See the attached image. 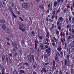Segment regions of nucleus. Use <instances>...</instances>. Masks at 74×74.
<instances>
[{"mask_svg":"<svg viewBox=\"0 0 74 74\" xmlns=\"http://www.w3.org/2000/svg\"><path fill=\"white\" fill-rule=\"evenodd\" d=\"M27 57L29 61L31 63L32 61V59L33 60V62H35V61H34V55H29L27 56Z\"/></svg>","mask_w":74,"mask_h":74,"instance_id":"f257e3e1","label":"nucleus"},{"mask_svg":"<svg viewBox=\"0 0 74 74\" xmlns=\"http://www.w3.org/2000/svg\"><path fill=\"white\" fill-rule=\"evenodd\" d=\"M19 29L21 30L23 32H24L25 31V26L23 24H20L19 25Z\"/></svg>","mask_w":74,"mask_h":74,"instance_id":"f03ea898","label":"nucleus"},{"mask_svg":"<svg viewBox=\"0 0 74 74\" xmlns=\"http://www.w3.org/2000/svg\"><path fill=\"white\" fill-rule=\"evenodd\" d=\"M22 7L24 8H28L29 7H30V5L28 3H23L22 4Z\"/></svg>","mask_w":74,"mask_h":74,"instance_id":"7ed1b4c3","label":"nucleus"},{"mask_svg":"<svg viewBox=\"0 0 74 74\" xmlns=\"http://www.w3.org/2000/svg\"><path fill=\"white\" fill-rule=\"evenodd\" d=\"M14 56L13 57V58L15 60L16 59H17L18 58V53L17 52H15V53H14Z\"/></svg>","mask_w":74,"mask_h":74,"instance_id":"20e7f679","label":"nucleus"},{"mask_svg":"<svg viewBox=\"0 0 74 74\" xmlns=\"http://www.w3.org/2000/svg\"><path fill=\"white\" fill-rule=\"evenodd\" d=\"M64 60V64L65 65H67V66H70V64H69V62H70V60H68V61H67V60ZM67 63H68L67 64Z\"/></svg>","mask_w":74,"mask_h":74,"instance_id":"39448f33","label":"nucleus"},{"mask_svg":"<svg viewBox=\"0 0 74 74\" xmlns=\"http://www.w3.org/2000/svg\"><path fill=\"white\" fill-rule=\"evenodd\" d=\"M44 44L42 43H40V50H44Z\"/></svg>","mask_w":74,"mask_h":74,"instance_id":"423d86ee","label":"nucleus"},{"mask_svg":"<svg viewBox=\"0 0 74 74\" xmlns=\"http://www.w3.org/2000/svg\"><path fill=\"white\" fill-rule=\"evenodd\" d=\"M60 36L61 37H62V36H63L64 38H66V34L64 32H61L60 33Z\"/></svg>","mask_w":74,"mask_h":74,"instance_id":"0eeeda50","label":"nucleus"},{"mask_svg":"<svg viewBox=\"0 0 74 74\" xmlns=\"http://www.w3.org/2000/svg\"><path fill=\"white\" fill-rule=\"evenodd\" d=\"M51 48H48L46 49V51L47 53H51Z\"/></svg>","mask_w":74,"mask_h":74,"instance_id":"6e6552de","label":"nucleus"},{"mask_svg":"<svg viewBox=\"0 0 74 74\" xmlns=\"http://www.w3.org/2000/svg\"><path fill=\"white\" fill-rule=\"evenodd\" d=\"M44 57L45 59V58H46V60H48L49 56H48V55L47 54H45L44 55Z\"/></svg>","mask_w":74,"mask_h":74,"instance_id":"1a4fd4ad","label":"nucleus"},{"mask_svg":"<svg viewBox=\"0 0 74 74\" xmlns=\"http://www.w3.org/2000/svg\"><path fill=\"white\" fill-rule=\"evenodd\" d=\"M74 1H73L72 3V6L70 8L71 11H73V10H74Z\"/></svg>","mask_w":74,"mask_h":74,"instance_id":"9d476101","label":"nucleus"},{"mask_svg":"<svg viewBox=\"0 0 74 74\" xmlns=\"http://www.w3.org/2000/svg\"><path fill=\"white\" fill-rule=\"evenodd\" d=\"M40 71L42 73H43V72L44 73H46L47 71H46V69L45 68H42V69Z\"/></svg>","mask_w":74,"mask_h":74,"instance_id":"9b49d317","label":"nucleus"},{"mask_svg":"<svg viewBox=\"0 0 74 74\" xmlns=\"http://www.w3.org/2000/svg\"><path fill=\"white\" fill-rule=\"evenodd\" d=\"M62 23H60V24L58 26V29H59V30L60 31V30H61V26H62Z\"/></svg>","mask_w":74,"mask_h":74,"instance_id":"f8f14e48","label":"nucleus"},{"mask_svg":"<svg viewBox=\"0 0 74 74\" xmlns=\"http://www.w3.org/2000/svg\"><path fill=\"white\" fill-rule=\"evenodd\" d=\"M56 2L57 1H56L55 2H54L53 7H56L57 6L58 4H57V2Z\"/></svg>","mask_w":74,"mask_h":74,"instance_id":"ddd939ff","label":"nucleus"},{"mask_svg":"<svg viewBox=\"0 0 74 74\" xmlns=\"http://www.w3.org/2000/svg\"><path fill=\"white\" fill-rule=\"evenodd\" d=\"M12 7H13L14 9H15V8H16V5H15V4L14 3H12Z\"/></svg>","mask_w":74,"mask_h":74,"instance_id":"4468645a","label":"nucleus"},{"mask_svg":"<svg viewBox=\"0 0 74 74\" xmlns=\"http://www.w3.org/2000/svg\"><path fill=\"white\" fill-rule=\"evenodd\" d=\"M14 45L15 48H16V50H18V46H17V45H16V43L15 42H14Z\"/></svg>","mask_w":74,"mask_h":74,"instance_id":"2eb2a0df","label":"nucleus"},{"mask_svg":"<svg viewBox=\"0 0 74 74\" xmlns=\"http://www.w3.org/2000/svg\"><path fill=\"white\" fill-rule=\"evenodd\" d=\"M53 67H55V65H56V63H55V60H53Z\"/></svg>","mask_w":74,"mask_h":74,"instance_id":"dca6fc26","label":"nucleus"},{"mask_svg":"<svg viewBox=\"0 0 74 74\" xmlns=\"http://www.w3.org/2000/svg\"><path fill=\"white\" fill-rule=\"evenodd\" d=\"M56 33L57 36H59V31L58 29H56Z\"/></svg>","mask_w":74,"mask_h":74,"instance_id":"f3484780","label":"nucleus"},{"mask_svg":"<svg viewBox=\"0 0 74 74\" xmlns=\"http://www.w3.org/2000/svg\"><path fill=\"white\" fill-rule=\"evenodd\" d=\"M5 33H9L11 32V31H10V30L9 29H6V30L5 31Z\"/></svg>","mask_w":74,"mask_h":74,"instance_id":"a211bd4d","label":"nucleus"},{"mask_svg":"<svg viewBox=\"0 0 74 74\" xmlns=\"http://www.w3.org/2000/svg\"><path fill=\"white\" fill-rule=\"evenodd\" d=\"M2 29L3 30H5V29H6V27H5V25H3L2 27Z\"/></svg>","mask_w":74,"mask_h":74,"instance_id":"6ab92c4d","label":"nucleus"},{"mask_svg":"<svg viewBox=\"0 0 74 74\" xmlns=\"http://www.w3.org/2000/svg\"><path fill=\"white\" fill-rule=\"evenodd\" d=\"M0 22L1 23H5V21L4 19L1 20H0Z\"/></svg>","mask_w":74,"mask_h":74,"instance_id":"aec40b11","label":"nucleus"},{"mask_svg":"<svg viewBox=\"0 0 74 74\" xmlns=\"http://www.w3.org/2000/svg\"><path fill=\"white\" fill-rule=\"evenodd\" d=\"M44 5H40L39 6V8H41L42 9H44Z\"/></svg>","mask_w":74,"mask_h":74,"instance_id":"412c9836","label":"nucleus"},{"mask_svg":"<svg viewBox=\"0 0 74 74\" xmlns=\"http://www.w3.org/2000/svg\"><path fill=\"white\" fill-rule=\"evenodd\" d=\"M72 43H71V47H73L74 46V41H72Z\"/></svg>","mask_w":74,"mask_h":74,"instance_id":"4be33fe9","label":"nucleus"},{"mask_svg":"<svg viewBox=\"0 0 74 74\" xmlns=\"http://www.w3.org/2000/svg\"><path fill=\"white\" fill-rule=\"evenodd\" d=\"M37 46H38L37 44V43H35V47L36 50H37Z\"/></svg>","mask_w":74,"mask_h":74,"instance_id":"5701e85b","label":"nucleus"},{"mask_svg":"<svg viewBox=\"0 0 74 74\" xmlns=\"http://www.w3.org/2000/svg\"><path fill=\"white\" fill-rule=\"evenodd\" d=\"M55 59V60H57V61H58V55H57V54H56V55Z\"/></svg>","mask_w":74,"mask_h":74,"instance_id":"b1692460","label":"nucleus"},{"mask_svg":"<svg viewBox=\"0 0 74 74\" xmlns=\"http://www.w3.org/2000/svg\"><path fill=\"white\" fill-rule=\"evenodd\" d=\"M23 65H24V66H25V65H27V66H29V63H28L27 62H25L23 63Z\"/></svg>","mask_w":74,"mask_h":74,"instance_id":"393cba45","label":"nucleus"},{"mask_svg":"<svg viewBox=\"0 0 74 74\" xmlns=\"http://www.w3.org/2000/svg\"><path fill=\"white\" fill-rule=\"evenodd\" d=\"M50 70L51 71L53 72V71H54V69H53V67H51L50 68Z\"/></svg>","mask_w":74,"mask_h":74,"instance_id":"a878e982","label":"nucleus"},{"mask_svg":"<svg viewBox=\"0 0 74 74\" xmlns=\"http://www.w3.org/2000/svg\"><path fill=\"white\" fill-rule=\"evenodd\" d=\"M62 49V48L61 47H59L58 48H57V50L59 51H61Z\"/></svg>","mask_w":74,"mask_h":74,"instance_id":"bb28decb","label":"nucleus"},{"mask_svg":"<svg viewBox=\"0 0 74 74\" xmlns=\"http://www.w3.org/2000/svg\"><path fill=\"white\" fill-rule=\"evenodd\" d=\"M20 72L21 73H22L23 74H25V71L23 70H21Z\"/></svg>","mask_w":74,"mask_h":74,"instance_id":"cd10ccee","label":"nucleus"},{"mask_svg":"<svg viewBox=\"0 0 74 74\" xmlns=\"http://www.w3.org/2000/svg\"><path fill=\"white\" fill-rule=\"evenodd\" d=\"M53 39L55 40V42H56V43H57V42H58V41H57V40H56V38L55 37H53Z\"/></svg>","mask_w":74,"mask_h":74,"instance_id":"c85d7f7f","label":"nucleus"},{"mask_svg":"<svg viewBox=\"0 0 74 74\" xmlns=\"http://www.w3.org/2000/svg\"><path fill=\"white\" fill-rule=\"evenodd\" d=\"M66 22L67 23V25H70V24H69V21H68L67 18L66 19Z\"/></svg>","mask_w":74,"mask_h":74,"instance_id":"c756f323","label":"nucleus"},{"mask_svg":"<svg viewBox=\"0 0 74 74\" xmlns=\"http://www.w3.org/2000/svg\"><path fill=\"white\" fill-rule=\"evenodd\" d=\"M45 44H47V45H49V43L47 41H45Z\"/></svg>","mask_w":74,"mask_h":74,"instance_id":"7c9ffc66","label":"nucleus"},{"mask_svg":"<svg viewBox=\"0 0 74 74\" xmlns=\"http://www.w3.org/2000/svg\"><path fill=\"white\" fill-rule=\"evenodd\" d=\"M17 71L16 70H14V71H13V74H17Z\"/></svg>","mask_w":74,"mask_h":74,"instance_id":"2f4dec72","label":"nucleus"},{"mask_svg":"<svg viewBox=\"0 0 74 74\" xmlns=\"http://www.w3.org/2000/svg\"><path fill=\"white\" fill-rule=\"evenodd\" d=\"M70 51H71V52H73V49L71 48L69 49V52H70Z\"/></svg>","mask_w":74,"mask_h":74,"instance_id":"473e14b6","label":"nucleus"},{"mask_svg":"<svg viewBox=\"0 0 74 74\" xmlns=\"http://www.w3.org/2000/svg\"><path fill=\"white\" fill-rule=\"evenodd\" d=\"M71 74H72V73L74 74V71L73 69H71Z\"/></svg>","mask_w":74,"mask_h":74,"instance_id":"72a5a7b5","label":"nucleus"},{"mask_svg":"<svg viewBox=\"0 0 74 74\" xmlns=\"http://www.w3.org/2000/svg\"><path fill=\"white\" fill-rule=\"evenodd\" d=\"M67 9H69V8H70V4H68V5L67 6Z\"/></svg>","mask_w":74,"mask_h":74,"instance_id":"f704fd0d","label":"nucleus"},{"mask_svg":"<svg viewBox=\"0 0 74 74\" xmlns=\"http://www.w3.org/2000/svg\"><path fill=\"white\" fill-rule=\"evenodd\" d=\"M6 62H7V63H8V57H6Z\"/></svg>","mask_w":74,"mask_h":74,"instance_id":"c9c22d12","label":"nucleus"},{"mask_svg":"<svg viewBox=\"0 0 74 74\" xmlns=\"http://www.w3.org/2000/svg\"><path fill=\"white\" fill-rule=\"evenodd\" d=\"M8 56H10V57H12V53H10L8 54Z\"/></svg>","mask_w":74,"mask_h":74,"instance_id":"e433bc0d","label":"nucleus"},{"mask_svg":"<svg viewBox=\"0 0 74 74\" xmlns=\"http://www.w3.org/2000/svg\"><path fill=\"white\" fill-rule=\"evenodd\" d=\"M21 44L22 45H23V44H25V41L23 40L22 42H21Z\"/></svg>","mask_w":74,"mask_h":74,"instance_id":"4c0bfd02","label":"nucleus"},{"mask_svg":"<svg viewBox=\"0 0 74 74\" xmlns=\"http://www.w3.org/2000/svg\"><path fill=\"white\" fill-rule=\"evenodd\" d=\"M58 19L61 20V21H63V18L62 17H60V18Z\"/></svg>","mask_w":74,"mask_h":74,"instance_id":"58836bf2","label":"nucleus"},{"mask_svg":"<svg viewBox=\"0 0 74 74\" xmlns=\"http://www.w3.org/2000/svg\"><path fill=\"white\" fill-rule=\"evenodd\" d=\"M39 39H40V40H43V38H42V36H39Z\"/></svg>","mask_w":74,"mask_h":74,"instance_id":"ea45409f","label":"nucleus"},{"mask_svg":"<svg viewBox=\"0 0 74 74\" xmlns=\"http://www.w3.org/2000/svg\"><path fill=\"white\" fill-rule=\"evenodd\" d=\"M45 48H47H47H48V47H49V46H48L47 45H45Z\"/></svg>","mask_w":74,"mask_h":74,"instance_id":"a19ab883","label":"nucleus"},{"mask_svg":"<svg viewBox=\"0 0 74 74\" xmlns=\"http://www.w3.org/2000/svg\"><path fill=\"white\" fill-rule=\"evenodd\" d=\"M71 38H72V37H71V36H69L67 38V40H69Z\"/></svg>","mask_w":74,"mask_h":74,"instance_id":"79ce46f5","label":"nucleus"},{"mask_svg":"<svg viewBox=\"0 0 74 74\" xmlns=\"http://www.w3.org/2000/svg\"><path fill=\"white\" fill-rule=\"evenodd\" d=\"M64 45H65V47H67V43H66V42H64Z\"/></svg>","mask_w":74,"mask_h":74,"instance_id":"37998d69","label":"nucleus"},{"mask_svg":"<svg viewBox=\"0 0 74 74\" xmlns=\"http://www.w3.org/2000/svg\"><path fill=\"white\" fill-rule=\"evenodd\" d=\"M67 9L66 8H65L64 9V13L65 14L66 12H67Z\"/></svg>","mask_w":74,"mask_h":74,"instance_id":"c03bdc74","label":"nucleus"},{"mask_svg":"<svg viewBox=\"0 0 74 74\" xmlns=\"http://www.w3.org/2000/svg\"><path fill=\"white\" fill-rule=\"evenodd\" d=\"M56 12V11H53V12H52V13L53 15H55V14Z\"/></svg>","mask_w":74,"mask_h":74,"instance_id":"a18cd8bd","label":"nucleus"},{"mask_svg":"<svg viewBox=\"0 0 74 74\" xmlns=\"http://www.w3.org/2000/svg\"><path fill=\"white\" fill-rule=\"evenodd\" d=\"M0 6L1 7H3V4L2 3L0 2Z\"/></svg>","mask_w":74,"mask_h":74,"instance_id":"49530a36","label":"nucleus"},{"mask_svg":"<svg viewBox=\"0 0 74 74\" xmlns=\"http://www.w3.org/2000/svg\"><path fill=\"white\" fill-rule=\"evenodd\" d=\"M61 42L62 43V44H63L64 43V41L63 40V39H61Z\"/></svg>","mask_w":74,"mask_h":74,"instance_id":"de8ad7c7","label":"nucleus"},{"mask_svg":"<svg viewBox=\"0 0 74 74\" xmlns=\"http://www.w3.org/2000/svg\"><path fill=\"white\" fill-rule=\"evenodd\" d=\"M52 27H51V29H53L54 28V24H53L52 25Z\"/></svg>","mask_w":74,"mask_h":74,"instance_id":"09e8293b","label":"nucleus"},{"mask_svg":"<svg viewBox=\"0 0 74 74\" xmlns=\"http://www.w3.org/2000/svg\"><path fill=\"white\" fill-rule=\"evenodd\" d=\"M17 14H18V15H20L21 14V12L19 11H17Z\"/></svg>","mask_w":74,"mask_h":74,"instance_id":"8fccbe9b","label":"nucleus"},{"mask_svg":"<svg viewBox=\"0 0 74 74\" xmlns=\"http://www.w3.org/2000/svg\"><path fill=\"white\" fill-rule=\"evenodd\" d=\"M19 19H20V20H21V21H23V19H22V17H19Z\"/></svg>","mask_w":74,"mask_h":74,"instance_id":"3c124183","label":"nucleus"},{"mask_svg":"<svg viewBox=\"0 0 74 74\" xmlns=\"http://www.w3.org/2000/svg\"><path fill=\"white\" fill-rule=\"evenodd\" d=\"M69 32H68V31H66V36H67L69 35Z\"/></svg>","mask_w":74,"mask_h":74,"instance_id":"603ef678","label":"nucleus"},{"mask_svg":"<svg viewBox=\"0 0 74 74\" xmlns=\"http://www.w3.org/2000/svg\"><path fill=\"white\" fill-rule=\"evenodd\" d=\"M52 44L54 47H55V42L52 43Z\"/></svg>","mask_w":74,"mask_h":74,"instance_id":"864d4df0","label":"nucleus"},{"mask_svg":"<svg viewBox=\"0 0 74 74\" xmlns=\"http://www.w3.org/2000/svg\"><path fill=\"white\" fill-rule=\"evenodd\" d=\"M49 10H50V8H48L47 10V13L48 14L49 12Z\"/></svg>","mask_w":74,"mask_h":74,"instance_id":"5fc2aeb1","label":"nucleus"},{"mask_svg":"<svg viewBox=\"0 0 74 74\" xmlns=\"http://www.w3.org/2000/svg\"><path fill=\"white\" fill-rule=\"evenodd\" d=\"M40 48L39 47L38 48L37 50V52L38 53L39 52H40Z\"/></svg>","mask_w":74,"mask_h":74,"instance_id":"6e6d98bb","label":"nucleus"},{"mask_svg":"<svg viewBox=\"0 0 74 74\" xmlns=\"http://www.w3.org/2000/svg\"><path fill=\"white\" fill-rule=\"evenodd\" d=\"M2 60H3V62L4 61V57H3V56H2Z\"/></svg>","mask_w":74,"mask_h":74,"instance_id":"4d7b16f0","label":"nucleus"},{"mask_svg":"<svg viewBox=\"0 0 74 74\" xmlns=\"http://www.w3.org/2000/svg\"><path fill=\"white\" fill-rule=\"evenodd\" d=\"M49 32H48L47 33L46 36H49Z\"/></svg>","mask_w":74,"mask_h":74,"instance_id":"13d9d810","label":"nucleus"},{"mask_svg":"<svg viewBox=\"0 0 74 74\" xmlns=\"http://www.w3.org/2000/svg\"><path fill=\"white\" fill-rule=\"evenodd\" d=\"M7 45H9V46H10V45H11V44H10V43L8 42H7Z\"/></svg>","mask_w":74,"mask_h":74,"instance_id":"bf43d9fd","label":"nucleus"},{"mask_svg":"<svg viewBox=\"0 0 74 74\" xmlns=\"http://www.w3.org/2000/svg\"><path fill=\"white\" fill-rule=\"evenodd\" d=\"M34 42H35V44H38V41L37 40L36 41H34Z\"/></svg>","mask_w":74,"mask_h":74,"instance_id":"052dcab7","label":"nucleus"},{"mask_svg":"<svg viewBox=\"0 0 74 74\" xmlns=\"http://www.w3.org/2000/svg\"><path fill=\"white\" fill-rule=\"evenodd\" d=\"M57 53H56V55H59V56H60V53H59V52H57Z\"/></svg>","mask_w":74,"mask_h":74,"instance_id":"680f3d73","label":"nucleus"},{"mask_svg":"<svg viewBox=\"0 0 74 74\" xmlns=\"http://www.w3.org/2000/svg\"><path fill=\"white\" fill-rule=\"evenodd\" d=\"M35 0V1H36V2H37V3H38V2L40 1V0Z\"/></svg>","mask_w":74,"mask_h":74,"instance_id":"e2e57ef3","label":"nucleus"},{"mask_svg":"<svg viewBox=\"0 0 74 74\" xmlns=\"http://www.w3.org/2000/svg\"><path fill=\"white\" fill-rule=\"evenodd\" d=\"M49 64V62H47L45 63V66H47V65H48V64Z\"/></svg>","mask_w":74,"mask_h":74,"instance_id":"0e129e2a","label":"nucleus"},{"mask_svg":"<svg viewBox=\"0 0 74 74\" xmlns=\"http://www.w3.org/2000/svg\"><path fill=\"white\" fill-rule=\"evenodd\" d=\"M55 15H53L52 17V19H53V18H55Z\"/></svg>","mask_w":74,"mask_h":74,"instance_id":"69168bd1","label":"nucleus"},{"mask_svg":"<svg viewBox=\"0 0 74 74\" xmlns=\"http://www.w3.org/2000/svg\"><path fill=\"white\" fill-rule=\"evenodd\" d=\"M46 41H47V42H49V39L47 38H46Z\"/></svg>","mask_w":74,"mask_h":74,"instance_id":"338daca9","label":"nucleus"},{"mask_svg":"<svg viewBox=\"0 0 74 74\" xmlns=\"http://www.w3.org/2000/svg\"><path fill=\"white\" fill-rule=\"evenodd\" d=\"M33 74H37V73H36V72L35 71H34L33 72Z\"/></svg>","mask_w":74,"mask_h":74,"instance_id":"774afa93","label":"nucleus"}]
</instances>
